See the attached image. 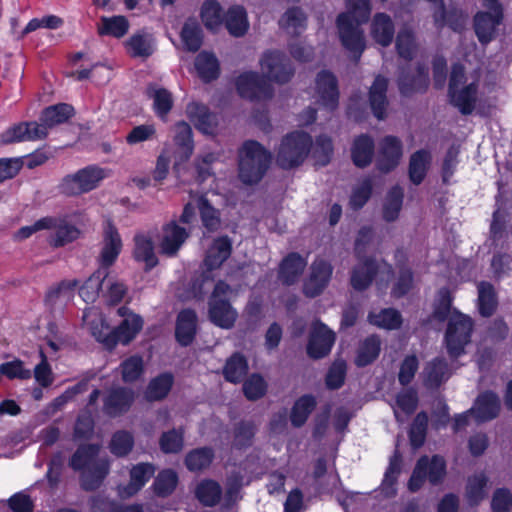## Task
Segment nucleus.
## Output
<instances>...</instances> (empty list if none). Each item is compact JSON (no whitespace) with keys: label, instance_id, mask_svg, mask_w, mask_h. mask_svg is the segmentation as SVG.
<instances>
[{"label":"nucleus","instance_id":"nucleus-36","mask_svg":"<svg viewBox=\"0 0 512 512\" xmlns=\"http://www.w3.org/2000/svg\"><path fill=\"white\" fill-rule=\"evenodd\" d=\"M387 80L377 76L369 91V100L372 111L378 119H383L386 111Z\"/></svg>","mask_w":512,"mask_h":512},{"label":"nucleus","instance_id":"nucleus-13","mask_svg":"<svg viewBox=\"0 0 512 512\" xmlns=\"http://www.w3.org/2000/svg\"><path fill=\"white\" fill-rule=\"evenodd\" d=\"M444 475L445 462L441 457L434 456L431 459L423 457L417 462L409 480L408 488L410 491L415 492L422 487L426 479L435 484L441 481Z\"/></svg>","mask_w":512,"mask_h":512},{"label":"nucleus","instance_id":"nucleus-10","mask_svg":"<svg viewBox=\"0 0 512 512\" xmlns=\"http://www.w3.org/2000/svg\"><path fill=\"white\" fill-rule=\"evenodd\" d=\"M197 211H199L202 224L206 229L214 231L219 227V212L204 197L197 195H192L184 206L180 221L184 224H193L197 220Z\"/></svg>","mask_w":512,"mask_h":512},{"label":"nucleus","instance_id":"nucleus-11","mask_svg":"<svg viewBox=\"0 0 512 512\" xmlns=\"http://www.w3.org/2000/svg\"><path fill=\"white\" fill-rule=\"evenodd\" d=\"M500 409L498 397L491 392L480 395L470 411L456 416L454 420V430L458 431L468 424L471 417L477 422H484L497 416Z\"/></svg>","mask_w":512,"mask_h":512},{"label":"nucleus","instance_id":"nucleus-64","mask_svg":"<svg viewBox=\"0 0 512 512\" xmlns=\"http://www.w3.org/2000/svg\"><path fill=\"white\" fill-rule=\"evenodd\" d=\"M178 477L175 471L166 469L161 471L155 479V491L159 495H168L176 487Z\"/></svg>","mask_w":512,"mask_h":512},{"label":"nucleus","instance_id":"nucleus-14","mask_svg":"<svg viewBox=\"0 0 512 512\" xmlns=\"http://www.w3.org/2000/svg\"><path fill=\"white\" fill-rule=\"evenodd\" d=\"M263 79L276 83L288 82L294 70L286 57L278 51H270L260 61Z\"/></svg>","mask_w":512,"mask_h":512},{"label":"nucleus","instance_id":"nucleus-4","mask_svg":"<svg viewBox=\"0 0 512 512\" xmlns=\"http://www.w3.org/2000/svg\"><path fill=\"white\" fill-rule=\"evenodd\" d=\"M312 148L311 136L303 131L285 135L276 150V163L283 169L300 166Z\"/></svg>","mask_w":512,"mask_h":512},{"label":"nucleus","instance_id":"nucleus-55","mask_svg":"<svg viewBox=\"0 0 512 512\" xmlns=\"http://www.w3.org/2000/svg\"><path fill=\"white\" fill-rule=\"evenodd\" d=\"M306 17L298 8L289 9L281 18L280 26L289 34L298 35L305 29Z\"/></svg>","mask_w":512,"mask_h":512},{"label":"nucleus","instance_id":"nucleus-60","mask_svg":"<svg viewBox=\"0 0 512 512\" xmlns=\"http://www.w3.org/2000/svg\"><path fill=\"white\" fill-rule=\"evenodd\" d=\"M479 311L483 316H490L496 308V298L493 287L488 283L478 286Z\"/></svg>","mask_w":512,"mask_h":512},{"label":"nucleus","instance_id":"nucleus-26","mask_svg":"<svg viewBox=\"0 0 512 512\" xmlns=\"http://www.w3.org/2000/svg\"><path fill=\"white\" fill-rule=\"evenodd\" d=\"M186 115L202 133H214L217 126V119L205 105L198 102L189 103L186 108Z\"/></svg>","mask_w":512,"mask_h":512},{"label":"nucleus","instance_id":"nucleus-23","mask_svg":"<svg viewBox=\"0 0 512 512\" xmlns=\"http://www.w3.org/2000/svg\"><path fill=\"white\" fill-rule=\"evenodd\" d=\"M133 258L142 264L146 270H151L158 264L154 236L151 232L138 233L134 237Z\"/></svg>","mask_w":512,"mask_h":512},{"label":"nucleus","instance_id":"nucleus-44","mask_svg":"<svg viewBox=\"0 0 512 512\" xmlns=\"http://www.w3.org/2000/svg\"><path fill=\"white\" fill-rule=\"evenodd\" d=\"M450 376L447 365L441 359L429 362L423 371L424 383L428 387H437Z\"/></svg>","mask_w":512,"mask_h":512},{"label":"nucleus","instance_id":"nucleus-22","mask_svg":"<svg viewBox=\"0 0 512 512\" xmlns=\"http://www.w3.org/2000/svg\"><path fill=\"white\" fill-rule=\"evenodd\" d=\"M82 321L83 325L97 341L109 348L113 347L111 328L99 309L95 307L86 309L83 312Z\"/></svg>","mask_w":512,"mask_h":512},{"label":"nucleus","instance_id":"nucleus-41","mask_svg":"<svg viewBox=\"0 0 512 512\" xmlns=\"http://www.w3.org/2000/svg\"><path fill=\"white\" fill-rule=\"evenodd\" d=\"M173 381L170 373H163L151 379L145 391V398L149 401L164 399L170 392Z\"/></svg>","mask_w":512,"mask_h":512},{"label":"nucleus","instance_id":"nucleus-42","mask_svg":"<svg viewBox=\"0 0 512 512\" xmlns=\"http://www.w3.org/2000/svg\"><path fill=\"white\" fill-rule=\"evenodd\" d=\"M368 321L381 329L394 330L400 328L402 317L400 313L391 308L382 309L379 312H371L368 315Z\"/></svg>","mask_w":512,"mask_h":512},{"label":"nucleus","instance_id":"nucleus-29","mask_svg":"<svg viewBox=\"0 0 512 512\" xmlns=\"http://www.w3.org/2000/svg\"><path fill=\"white\" fill-rule=\"evenodd\" d=\"M230 254L231 243L229 239L226 237H220L215 239L213 244L207 251L204 260L205 269L209 272L218 269L223 264V262L230 256Z\"/></svg>","mask_w":512,"mask_h":512},{"label":"nucleus","instance_id":"nucleus-51","mask_svg":"<svg viewBox=\"0 0 512 512\" xmlns=\"http://www.w3.org/2000/svg\"><path fill=\"white\" fill-rule=\"evenodd\" d=\"M316 405L315 398L310 395L300 397L294 404L290 419L294 426H302Z\"/></svg>","mask_w":512,"mask_h":512},{"label":"nucleus","instance_id":"nucleus-48","mask_svg":"<svg viewBox=\"0 0 512 512\" xmlns=\"http://www.w3.org/2000/svg\"><path fill=\"white\" fill-rule=\"evenodd\" d=\"M72 114L73 108L70 105L60 104L51 106L43 112L40 125L46 127V132L48 133L49 128L67 121Z\"/></svg>","mask_w":512,"mask_h":512},{"label":"nucleus","instance_id":"nucleus-56","mask_svg":"<svg viewBox=\"0 0 512 512\" xmlns=\"http://www.w3.org/2000/svg\"><path fill=\"white\" fill-rule=\"evenodd\" d=\"M122 379L126 383L138 380L144 372L142 357L133 355L126 358L119 366Z\"/></svg>","mask_w":512,"mask_h":512},{"label":"nucleus","instance_id":"nucleus-2","mask_svg":"<svg viewBox=\"0 0 512 512\" xmlns=\"http://www.w3.org/2000/svg\"><path fill=\"white\" fill-rule=\"evenodd\" d=\"M451 296L448 290L442 289L438 294V306L435 315L443 319L449 314V323L445 336L448 352L452 356H459L470 341L472 331L471 319L456 311L450 310Z\"/></svg>","mask_w":512,"mask_h":512},{"label":"nucleus","instance_id":"nucleus-33","mask_svg":"<svg viewBox=\"0 0 512 512\" xmlns=\"http://www.w3.org/2000/svg\"><path fill=\"white\" fill-rule=\"evenodd\" d=\"M107 277V270L98 268L81 286L78 285L79 296L87 303H93L102 291V282Z\"/></svg>","mask_w":512,"mask_h":512},{"label":"nucleus","instance_id":"nucleus-32","mask_svg":"<svg viewBox=\"0 0 512 512\" xmlns=\"http://www.w3.org/2000/svg\"><path fill=\"white\" fill-rule=\"evenodd\" d=\"M53 218L56 223L49 229L53 231V235L50 238V243L52 245L56 247L63 246L79 237V229L69 224L65 218Z\"/></svg>","mask_w":512,"mask_h":512},{"label":"nucleus","instance_id":"nucleus-18","mask_svg":"<svg viewBox=\"0 0 512 512\" xmlns=\"http://www.w3.org/2000/svg\"><path fill=\"white\" fill-rule=\"evenodd\" d=\"M123 248L122 238L114 225L106 224L103 231L98 260L99 268L106 269L112 266L117 260Z\"/></svg>","mask_w":512,"mask_h":512},{"label":"nucleus","instance_id":"nucleus-63","mask_svg":"<svg viewBox=\"0 0 512 512\" xmlns=\"http://www.w3.org/2000/svg\"><path fill=\"white\" fill-rule=\"evenodd\" d=\"M267 390V384L259 374L251 375L243 384V392L249 400L263 397Z\"/></svg>","mask_w":512,"mask_h":512},{"label":"nucleus","instance_id":"nucleus-46","mask_svg":"<svg viewBox=\"0 0 512 512\" xmlns=\"http://www.w3.org/2000/svg\"><path fill=\"white\" fill-rule=\"evenodd\" d=\"M431 154L426 150L415 152L410 158L409 176L414 184H420L430 166Z\"/></svg>","mask_w":512,"mask_h":512},{"label":"nucleus","instance_id":"nucleus-38","mask_svg":"<svg viewBox=\"0 0 512 512\" xmlns=\"http://www.w3.org/2000/svg\"><path fill=\"white\" fill-rule=\"evenodd\" d=\"M225 23L229 33L235 37L243 36L249 29L247 13L243 7L238 5L228 9Z\"/></svg>","mask_w":512,"mask_h":512},{"label":"nucleus","instance_id":"nucleus-53","mask_svg":"<svg viewBox=\"0 0 512 512\" xmlns=\"http://www.w3.org/2000/svg\"><path fill=\"white\" fill-rule=\"evenodd\" d=\"M181 42L188 51H196L202 43L201 29L194 19H188L181 31Z\"/></svg>","mask_w":512,"mask_h":512},{"label":"nucleus","instance_id":"nucleus-21","mask_svg":"<svg viewBox=\"0 0 512 512\" xmlns=\"http://www.w3.org/2000/svg\"><path fill=\"white\" fill-rule=\"evenodd\" d=\"M155 468L150 463H138L130 469V479L117 488L122 498H129L137 494L154 475Z\"/></svg>","mask_w":512,"mask_h":512},{"label":"nucleus","instance_id":"nucleus-30","mask_svg":"<svg viewBox=\"0 0 512 512\" xmlns=\"http://www.w3.org/2000/svg\"><path fill=\"white\" fill-rule=\"evenodd\" d=\"M174 142L177 146L176 164L186 161L190 158L193 152L192 130L191 127L185 122H179L174 128Z\"/></svg>","mask_w":512,"mask_h":512},{"label":"nucleus","instance_id":"nucleus-24","mask_svg":"<svg viewBox=\"0 0 512 512\" xmlns=\"http://www.w3.org/2000/svg\"><path fill=\"white\" fill-rule=\"evenodd\" d=\"M316 102L327 109H334L338 103V90L335 77L326 71L318 74L315 86Z\"/></svg>","mask_w":512,"mask_h":512},{"label":"nucleus","instance_id":"nucleus-8","mask_svg":"<svg viewBox=\"0 0 512 512\" xmlns=\"http://www.w3.org/2000/svg\"><path fill=\"white\" fill-rule=\"evenodd\" d=\"M449 95L451 102L463 114H469L474 109L476 102V79L473 76H466L463 67L456 65L453 67Z\"/></svg>","mask_w":512,"mask_h":512},{"label":"nucleus","instance_id":"nucleus-39","mask_svg":"<svg viewBox=\"0 0 512 512\" xmlns=\"http://www.w3.org/2000/svg\"><path fill=\"white\" fill-rule=\"evenodd\" d=\"M134 400V392L131 389H117L106 398L104 408L110 415L126 411Z\"/></svg>","mask_w":512,"mask_h":512},{"label":"nucleus","instance_id":"nucleus-9","mask_svg":"<svg viewBox=\"0 0 512 512\" xmlns=\"http://www.w3.org/2000/svg\"><path fill=\"white\" fill-rule=\"evenodd\" d=\"M108 176V170L97 166H88L74 174L65 176L59 188L65 195H80L95 189Z\"/></svg>","mask_w":512,"mask_h":512},{"label":"nucleus","instance_id":"nucleus-12","mask_svg":"<svg viewBox=\"0 0 512 512\" xmlns=\"http://www.w3.org/2000/svg\"><path fill=\"white\" fill-rule=\"evenodd\" d=\"M188 237L189 231L175 220L165 223L156 234L159 253L166 257L176 256Z\"/></svg>","mask_w":512,"mask_h":512},{"label":"nucleus","instance_id":"nucleus-5","mask_svg":"<svg viewBox=\"0 0 512 512\" xmlns=\"http://www.w3.org/2000/svg\"><path fill=\"white\" fill-rule=\"evenodd\" d=\"M98 450V446H82L76 451L71 460V466L74 469H83L82 486L87 490L98 487L109 471L107 462L96 461L95 456Z\"/></svg>","mask_w":512,"mask_h":512},{"label":"nucleus","instance_id":"nucleus-27","mask_svg":"<svg viewBox=\"0 0 512 512\" xmlns=\"http://www.w3.org/2000/svg\"><path fill=\"white\" fill-rule=\"evenodd\" d=\"M402 156L400 141L392 136L385 137L380 143L378 167L381 171L388 172L394 169Z\"/></svg>","mask_w":512,"mask_h":512},{"label":"nucleus","instance_id":"nucleus-17","mask_svg":"<svg viewBox=\"0 0 512 512\" xmlns=\"http://www.w3.org/2000/svg\"><path fill=\"white\" fill-rule=\"evenodd\" d=\"M333 272V267L325 259L317 258L310 266L309 274L303 285V292L308 297L320 295L327 287Z\"/></svg>","mask_w":512,"mask_h":512},{"label":"nucleus","instance_id":"nucleus-40","mask_svg":"<svg viewBox=\"0 0 512 512\" xmlns=\"http://www.w3.org/2000/svg\"><path fill=\"white\" fill-rule=\"evenodd\" d=\"M147 94L153 101V110L156 115L165 118L173 106L172 94L167 89L157 85H150Z\"/></svg>","mask_w":512,"mask_h":512},{"label":"nucleus","instance_id":"nucleus-61","mask_svg":"<svg viewBox=\"0 0 512 512\" xmlns=\"http://www.w3.org/2000/svg\"><path fill=\"white\" fill-rule=\"evenodd\" d=\"M196 495L203 504L212 506L220 499L221 489L218 483L205 480L198 485Z\"/></svg>","mask_w":512,"mask_h":512},{"label":"nucleus","instance_id":"nucleus-34","mask_svg":"<svg viewBox=\"0 0 512 512\" xmlns=\"http://www.w3.org/2000/svg\"><path fill=\"white\" fill-rule=\"evenodd\" d=\"M371 35L378 44L389 45L394 35L391 18L384 13L376 14L371 24Z\"/></svg>","mask_w":512,"mask_h":512},{"label":"nucleus","instance_id":"nucleus-28","mask_svg":"<svg viewBox=\"0 0 512 512\" xmlns=\"http://www.w3.org/2000/svg\"><path fill=\"white\" fill-rule=\"evenodd\" d=\"M197 331V316L192 310H183L176 321L175 336L179 344L187 346L192 343Z\"/></svg>","mask_w":512,"mask_h":512},{"label":"nucleus","instance_id":"nucleus-6","mask_svg":"<svg viewBox=\"0 0 512 512\" xmlns=\"http://www.w3.org/2000/svg\"><path fill=\"white\" fill-rule=\"evenodd\" d=\"M232 293L233 289L228 284L219 281L209 298V319L222 329H231L238 318V312L229 303Z\"/></svg>","mask_w":512,"mask_h":512},{"label":"nucleus","instance_id":"nucleus-31","mask_svg":"<svg viewBox=\"0 0 512 512\" xmlns=\"http://www.w3.org/2000/svg\"><path fill=\"white\" fill-rule=\"evenodd\" d=\"M373 155L374 143L370 137L361 135L355 138L351 146V158L357 167L363 168L369 165Z\"/></svg>","mask_w":512,"mask_h":512},{"label":"nucleus","instance_id":"nucleus-35","mask_svg":"<svg viewBox=\"0 0 512 512\" xmlns=\"http://www.w3.org/2000/svg\"><path fill=\"white\" fill-rule=\"evenodd\" d=\"M306 264V260L300 255L294 253L288 255L280 265V279L286 284L294 283L303 273Z\"/></svg>","mask_w":512,"mask_h":512},{"label":"nucleus","instance_id":"nucleus-7","mask_svg":"<svg viewBox=\"0 0 512 512\" xmlns=\"http://www.w3.org/2000/svg\"><path fill=\"white\" fill-rule=\"evenodd\" d=\"M392 276L391 266L385 261L360 260L351 272L350 282L354 289L362 291L374 280L380 287L388 284Z\"/></svg>","mask_w":512,"mask_h":512},{"label":"nucleus","instance_id":"nucleus-47","mask_svg":"<svg viewBox=\"0 0 512 512\" xmlns=\"http://www.w3.org/2000/svg\"><path fill=\"white\" fill-rule=\"evenodd\" d=\"M248 371V363L245 357L239 353L233 354L227 359L223 368V374L227 381L237 383L242 380Z\"/></svg>","mask_w":512,"mask_h":512},{"label":"nucleus","instance_id":"nucleus-37","mask_svg":"<svg viewBox=\"0 0 512 512\" xmlns=\"http://www.w3.org/2000/svg\"><path fill=\"white\" fill-rule=\"evenodd\" d=\"M127 52L133 57H148L154 51V39L151 34L139 32L132 35L125 43Z\"/></svg>","mask_w":512,"mask_h":512},{"label":"nucleus","instance_id":"nucleus-16","mask_svg":"<svg viewBox=\"0 0 512 512\" xmlns=\"http://www.w3.org/2000/svg\"><path fill=\"white\" fill-rule=\"evenodd\" d=\"M117 315L121 320L114 329H111L113 347L117 343H121L123 345L129 344L133 339H135L143 327L142 318L126 307L118 308Z\"/></svg>","mask_w":512,"mask_h":512},{"label":"nucleus","instance_id":"nucleus-20","mask_svg":"<svg viewBox=\"0 0 512 512\" xmlns=\"http://www.w3.org/2000/svg\"><path fill=\"white\" fill-rule=\"evenodd\" d=\"M498 0H483V5L490 11L478 13L475 17V32L481 42L491 40L494 29L501 19V10Z\"/></svg>","mask_w":512,"mask_h":512},{"label":"nucleus","instance_id":"nucleus-59","mask_svg":"<svg viewBox=\"0 0 512 512\" xmlns=\"http://www.w3.org/2000/svg\"><path fill=\"white\" fill-rule=\"evenodd\" d=\"M417 405V397L413 391H403L398 394L396 404L393 406L398 421H403L411 414Z\"/></svg>","mask_w":512,"mask_h":512},{"label":"nucleus","instance_id":"nucleus-62","mask_svg":"<svg viewBox=\"0 0 512 512\" xmlns=\"http://www.w3.org/2000/svg\"><path fill=\"white\" fill-rule=\"evenodd\" d=\"M487 478L484 474H476L468 479L466 487V496L472 504L479 503L485 497L484 487Z\"/></svg>","mask_w":512,"mask_h":512},{"label":"nucleus","instance_id":"nucleus-19","mask_svg":"<svg viewBox=\"0 0 512 512\" xmlns=\"http://www.w3.org/2000/svg\"><path fill=\"white\" fill-rule=\"evenodd\" d=\"M236 87L242 97L249 99H266L272 90L265 79L255 72H244L236 80Z\"/></svg>","mask_w":512,"mask_h":512},{"label":"nucleus","instance_id":"nucleus-57","mask_svg":"<svg viewBox=\"0 0 512 512\" xmlns=\"http://www.w3.org/2000/svg\"><path fill=\"white\" fill-rule=\"evenodd\" d=\"M403 191L399 187L391 189L387 194L383 204V218L386 221L397 219L402 208Z\"/></svg>","mask_w":512,"mask_h":512},{"label":"nucleus","instance_id":"nucleus-1","mask_svg":"<svg viewBox=\"0 0 512 512\" xmlns=\"http://www.w3.org/2000/svg\"><path fill=\"white\" fill-rule=\"evenodd\" d=\"M348 13L338 17L337 25L342 45L357 59L365 48L363 32L359 25L370 14V0H347Z\"/></svg>","mask_w":512,"mask_h":512},{"label":"nucleus","instance_id":"nucleus-25","mask_svg":"<svg viewBox=\"0 0 512 512\" xmlns=\"http://www.w3.org/2000/svg\"><path fill=\"white\" fill-rule=\"evenodd\" d=\"M46 135V127L38 125V123H21L4 131L1 134V141L8 144L17 141L42 139Z\"/></svg>","mask_w":512,"mask_h":512},{"label":"nucleus","instance_id":"nucleus-54","mask_svg":"<svg viewBox=\"0 0 512 512\" xmlns=\"http://www.w3.org/2000/svg\"><path fill=\"white\" fill-rule=\"evenodd\" d=\"M200 16L207 29L217 30L222 24V9L220 4L214 0L203 3Z\"/></svg>","mask_w":512,"mask_h":512},{"label":"nucleus","instance_id":"nucleus-15","mask_svg":"<svg viewBox=\"0 0 512 512\" xmlns=\"http://www.w3.org/2000/svg\"><path fill=\"white\" fill-rule=\"evenodd\" d=\"M335 343V333L321 322H314L309 330L307 355L313 359L326 357Z\"/></svg>","mask_w":512,"mask_h":512},{"label":"nucleus","instance_id":"nucleus-52","mask_svg":"<svg viewBox=\"0 0 512 512\" xmlns=\"http://www.w3.org/2000/svg\"><path fill=\"white\" fill-rule=\"evenodd\" d=\"M79 281L76 279H67L52 287L47 294V299L52 304H63L73 298L74 291L78 287Z\"/></svg>","mask_w":512,"mask_h":512},{"label":"nucleus","instance_id":"nucleus-49","mask_svg":"<svg viewBox=\"0 0 512 512\" xmlns=\"http://www.w3.org/2000/svg\"><path fill=\"white\" fill-rule=\"evenodd\" d=\"M195 69L204 81L213 80L219 75L218 61L213 54L208 52H202L197 56Z\"/></svg>","mask_w":512,"mask_h":512},{"label":"nucleus","instance_id":"nucleus-3","mask_svg":"<svg viewBox=\"0 0 512 512\" xmlns=\"http://www.w3.org/2000/svg\"><path fill=\"white\" fill-rule=\"evenodd\" d=\"M270 152L260 143L249 140L243 143L238 152V173L245 184L259 182L269 168Z\"/></svg>","mask_w":512,"mask_h":512},{"label":"nucleus","instance_id":"nucleus-58","mask_svg":"<svg viewBox=\"0 0 512 512\" xmlns=\"http://www.w3.org/2000/svg\"><path fill=\"white\" fill-rule=\"evenodd\" d=\"M213 456L210 448L195 449L187 454L185 464L190 471H199L210 465Z\"/></svg>","mask_w":512,"mask_h":512},{"label":"nucleus","instance_id":"nucleus-50","mask_svg":"<svg viewBox=\"0 0 512 512\" xmlns=\"http://www.w3.org/2000/svg\"><path fill=\"white\" fill-rule=\"evenodd\" d=\"M129 29V22L124 16L102 17L98 26L100 34L111 35L120 38Z\"/></svg>","mask_w":512,"mask_h":512},{"label":"nucleus","instance_id":"nucleus-43","mask_svg":"<svg viewBox=\"0 0 512 512\" xmlns=\"http://www.w3.org/2000/svg\"><path fill=\"white\" fill-rule=\"evenodd\" d=\"M126 293L124 283L107 271V277L102 282V296L105 301L110 305L117 304L123 300Z\"/></svg>","mask_w":512,"mask_h":512},{"label":"nucleus","instance_id":"nucleus-45","mask_svg":"<svg viewBox=\"0 0 512 512\" xmlns=\"http://www.w3.org/2000/svg\"><path fill=\"white\" fill-rule=\"evenodd\" d=\"M381 342L376 336L365 339L358 347L355 364L359 367L372 363L379 355Z\"/></svg>","mask_w":512,"mask_h":512}]
</instances>
